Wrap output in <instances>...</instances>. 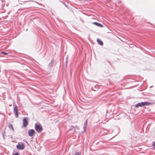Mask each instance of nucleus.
<instances>
[{
	"label": "nucleus",
	"mask_w": 155,
	"mask_h": 155,
	"mask_svg": "<svg viewBox=\"0 0 155 155\" xmlns=\"http://www.w3.org/2000/svg\"><path fill=\"white\" fill-rule=\"evenodd\" d=\"M35 133V131L34 129H32L28 130V135L30 137L33 136Z\"/></svg>",
	"instance_id": "6"
},
{
	"label": "nucleus",
	"mask_w": 155,
	"mask_h": 155,
	"mask_svg": "<svg viewBox=\"0 0 155 155\" xmlns=\"http://www.w3.org/2000/svg\"><path fill=\"white\" fill-rule=\"evenodd\" d=\"M18 155V153L16 152L15 154H14V155Z\"/></svg>",
	"instance_id": "19"
},
{
	"label": "nucleus",
	"mask_w": 155,
	"mask_h": 155,
	"mask_svg": "<svg viewBox=\"0 0 155 155\" xmlns=\"http://www.w3.org/2000/svg\"><path fill=\"white\" fill-rule=\"evenodd\" d=\"M16 147L19 150H22L25 148V145L23 143H18L16 145Z\"/></svg>",
	"instance_id": "3"
},
{
	"label": "nucleus",
	"mask_w": 155,
	"mask_h": 155,
	"mask_svg": "<svg viewBox=\"0 0 155 155\" xmlns=\"http://www.w3.org/2000/svg\"><path fill=\"white\" fill-rule=\"evenodd\" d=\"M26 142L27 144H28V142H27V141H26Z\"/></svg>",
	"instance_id": "22"
},
{
	"label": "nucleus",
	"mask_w": 155,
	"mask_h": 155,
	"mask_svg": "<svg viewBox=\"0 0 155 155\" xmlns=\"http://www.w3.org/2000/svg\"><path fill=\"white\" fill-rule=\"evenodd\" d=\"M35 128L36 130L38 133L42 130V126L40 124H35Z\"/></svg>",
	"instance_id": "2"
},
{
	"label": "nucleus",
	"mask_w": 155,
	"mask_h": 155,
	"mask_svg": "<svg viewBox=\"0 0 155 155\" xmlns=\"http://www.w3.org/2000/svg\"><path fill=\"white\" fill-rule=\"evenodd\" d=\"M68 61V60H66V66H67Z\"/></svg>",
	"instance_id": "21"
},
{
	"label": "nucleus",
	"mask_w": 155,
	"mask_h": 155,
	"mask_svg": "<svg viewBox=\"0 0 155 155\" xmlns=\"http://www.w3.org/2000/svg\"><path fill=\"white\" fill-rule=\"evenodd\" d=\"M97 42L99 45L101 46H103V41L100 39L98 38L97 39Z\"/></svg>",
	"instance_id": "9"
},
{
	"label": "nucleus",
	"mask_w": 155,
	"mask_h": 155,
	"mask_svg": "<svg viewBox=\"0 0 155 155\" xmlns=\"http://www.w3.org/2000/svg\"><path fill=\"white\" fill-rule=\"evenodd\" d=\"M103 25H102L100 23H99L98 27H103Z\"/></svg>",
	"instance_id": "18"
},
{
	"label": "nucleus",
	"mask_w": 155,
	"mask_h": 155,
	"mask_svg": "<svg viewBox=\"0 0 155 155\" xmlns=\"http://www.w3.org/2000/svg\"><path fill=\"white\" fill-rule=\"evenodd\" d=\"M8 127L10 130H12V131L14 132L15 131V130L14 128L13 127V125L12 124H10L8 125Z\"/></svg>",
	"instance_id": "8"
},
{
	"label": "nucleus",
	"mask_w": 155,
	"mask_h": 155,
	"mask_svg": "<svg viewBox=\"0 0 155 155\" xmlns=\"http://www.w3.org/2000/svg\"><path fill=\"white\" fill-rule=\"evenodd\" d=\"M81 153L80 152H77L75 153L74 155H81Z\"/></svg>",
	"instance_id": "13"
},
{
	"label": "nucleus",
	"mask_w": 155,
	"mask_h": 155,
	"mask_svg": "<svg viewBox=\"0 0 155 155\" xmlns=\"http://www.w3.org/2000/svg\"><path fill=\"white\" fill-rule=\"evenodd\" d=\"M5 132L2 133V135L3 137V139H5Z\"/></svg>",
	"instance_id": "17"
},
{
	"label": "nucleus",
	"mask_w": 155,
	"mask_h": 155,
	"mask_svg": "<svg viewBox=\"0 0 155 155\" xmlns=\"http://www.w3.org/2000/svg\"><path fill=\"white\" fill-rule=\"evenodd\" d=\"M23 126L24 127H26L28 124V121L27 117H24L23 118Z\"/></svg>",
	"instance_id": "5"
},
{
	"label": "nucleus",
	"mask_w": 155,
	"mask_h": 155,
	"mask_svg": "<svg viewBox=\"0 0 155 155\" xmlns=\"http://www.w3.org/2000/svg\"><path fill=\"white\" fill-rule=\"evenodd\" d=\"M93 24L98 26V25H99V23H98L97 22H93L92 23Z\"/></svg>",
	"instance_id": "11"
},
{
	"label": "nucleus",
	"mask_w": 155,
	"mask_h": 155,
	"mask_svg": "<svg viewBox=\"0 0 155 155\" xmlns=\"http://www.w3.org/2000/svg\"><path fill=\"white\" fill-rule=\"evenodd\" d=\"M152 146L153 147V149L155 150V142H153L152 143Z\"/></svg>",
	"instance_id": "12"
},
{
	"label": "nucleus",
	"mask_w": 155,
	"mask_h": 155,
	"mask_svg": "<svg viewBox=\"0 0 155 155\" xmlns=\"http://www.w3.org/2000/svg\"><path fill=\"white\" fill-rule=\"evenodd\" d=\"M1 53L3 54L4 55H7L8 54V53L4 51L1 52Z\"/></svg>",
	"instance_id": "14"
},
{
	"label": "nucleus",
	"mask_w": 155,
	"mask_h": 155,
	"mask_svg": "<svg viewBox=\"0 0 155 155\" xmlns=\"http://www.w3.org/2000/svg\"><path fill=\"white\" fill-rule=\"evenodd\" d=\"M87 124V120L84 122V124L83 125V129H84V131L86 129Z\"/></svg>",
	"instance_id": "10"
},
{
	"label": "nucleus",
	"mask_w": 155,
	"mask_h": 155,
	"mask_svg": "<svg viewBox=\"0 0 155 155\" xmlns=\"http://www.w3.org/2000/svg\"><path fill=\"white\" fill-rule=\"evenodd\" d=\"M13 112L16 117L17 118L18 116V112L17 106L16 105L15 106L14 108Z\"/></svg>",
	"instance_id": "4"
},
{
	"label": "nucleus",
	"mask_w": 155,
	"mask_h": 155,
	"mask_svg": "<svg viewBox=\"0 0 155 155\" xmlns=\"http://www.w3.org/2000/svg\"><path fill=\"white\" fill-rule=\"evenodd\" d=\"M74 127L73 126H70V128L69 129V130H72L73 128H74Z\"/></svg>",
	"instance_id": "16"
},
{
	"label": "nucleus",
	"mask_w": 155,
	"mask_h": 155,
	"mask_svg": "<svg viewBox=\"0 0 155 155\" xmlns=\"http://www.w3.org/2000/svg\"><path fill=\"white\" fill-rule=\"evenodd\" d=\"M150 103L147 102H141L136 104L135 105V107L138 108L139 107H142L145 105H149L150 104Z\"/></svg>",
	"instance_id": "1"
},
{
	"label": "nucleus",
	"mask_w": 155,
	"mask_h": 155,
	"mask_svg": "<svg viewBox=\"0 0 155 155\" xmlns=\"http://www.w3.org/2000/svg\"><path fill=\"white\" fill-rule=\"evenodd\" d=\"M61 3H62L63 4H64L65 6V7H66L67 8L68 7L67 5L64 2H62V1H61Z\"/></svg>",
	"instance_id": "15"
},
{
	"label": "nucleus",
	"mask_w": 155,
	"mask_h": 155,
	"mask_svg": "<svg viewBox=\"0 0 155 155\" xmlns=\"http://www.w3.org/2000/svg\"><path fill=\"white\" fill-rule=\"evenodd\" d=\"M54 61V60L53 59H52L51 61V62L48 64V66L49 67V69H51V68L53 66V64Z\"/></svg>",
	"instance_id": "7"
},
{
	"label": "nucleus",
	"mask_w": 155,
	"mask_h": 155,
	"mask_svg": "<svg viewBox=\"0 0 155 155\" xmlns=\"http://www.w3.org/2000/svg\"><path fill=\"white\" fill-rule=\"evenodd\" d=\"M66 60H68V56H67L66 58Z\"/></svg>",
	"instance_id": "20"
}]
</instances>
